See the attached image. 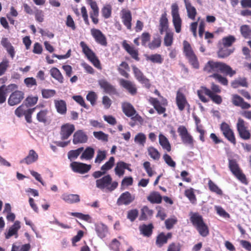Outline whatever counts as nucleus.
<instances>
[{
    "instance_id": "f3484780",
    "label": "nucleus",
    "mask_w": 251,
    "mask_h": 251,
    "mask_svg": "<svg viewBox=\"0 0 251 251\" xmlns=\"http://www.w3.org/2000/svg\"><path fill=\"white\" fill-rule=\"evenodd\" d=\"M88 3L90 5L92 11L90 12V16L93 23L97 25L99 23L98 16L99 15V8L97 2L93 0H87Z\"/></svg>"
},
{
    "instance_id": "f704fd0d",
    "label": "nucleus",
    "mask_w": 251,
    "mask_h": 251,
    "mask_svg": "<svg viewBox=\"0 0 251 251\" xmlns=\"http://www.w3.org/2000/svg\"><path fill=\"white\" fill-rule=\"evenodd\" d=\"M147 200L151 203H160L162 202V197L159 192L153 191L148 196Z\"/></svg>"
},
{
    "instance_id": "cd10ccee",
    "label": "nucleus",
    "mask_w": 251,
    "mask_h": 251,
    "mask_svg": "<svg viewBox=\"0 0 251 251\" xmlns=\"http://www.w3.org/2000/svg\"><path fill=\"white\" fill-rule=\"evenodd\" d=\"M38 158V154L33 150H31L29 151L28 155L20 161V163H25L28 165L37 161Z\"/></svg>"
},
{
    "instance_id": "5701e85b",
    "label": "nucleus",
    "mask_w": 251,
    "mask_h": 251,
    "mask_svg": "<svg viewBox=\"0 0 251 251\" xmlns=\"http://www.w3.org/2000/svg\"><path fill=\"white\" fill-rule=\"evenodd\" d=\"M88 141V136L82 130L75 131L73 135V143L75 145L85 143Z\"/></svg>"
},
{
    "instance_id": "f03ea898",
    "label": "nucleus",
    "mask_w": 251,
    "mask_h": 251,
    "mask_svg": "<svg viewBox=\"0 0 251 251\" xmlns=\"http://www.w3.org/2000/svg\"><path fill=\"white\" fill-rule=\"evenodd\" d=\"M197 94L200 100L204 103L208 101V100L204 97V95L208 96L212 101L217 104H220L223 101L221 96L214 94L210 89L205 86H201L200 89L197 91Z\"/></svg>"
},
{
    "instance_id": "4468645a",
    "label": "nucleus",
    "mask_w": 251,
    "mask_h": 251,
    "mask_svg": "<svg viewBox=\"0 0 251 251\" xmlns=\"http://www.w3.org/2000/svg\"><path fill=\"white\" fill-rule=\"evenodd\" d=\"M25 94L22 91L16 90L10 95L8 103L10 106H14L19 104L24 99Z\"/></svg>"
},
{
    "instance_id": "58836bf2",
    "label": "nucleus",
    "mask_w": 251,
    "mask_h": 251,
    "mask_svg": "<svg viewBox=\"0 0 251 251\" xmlns=\"http://www.w3.org/2000/svg\"><path fill=\"white\" fill-rule=\"evenodd\" d=\"M153 211L149 209L147 206H144L141 210V215L139 218L140 221H146L149 217L152 216Z\"/></svg>"
},
{
    "instance_id": "e2e57ef3",
    "label": "nucleus",
    "mask_w": 251,
    "mask_h": 251,
    "mask_svg": "<svg viewBox=\"0 0 251 251\" xmlns=\"http://www.w3.org/2000/svg\"><path fill=\"white\" fill-rule=\"evenodd\" d=\"M42 97L44 99H49L56 94V91L53 89H43L41 90Z\"/></svg>"
},
{
    "instance_id": "a878e982",
    "label": "nucleus",
    "mask_w": 251,
    "mask_h": 251,
    "mask_svg": "<svg viewBox=\"0 0 251 251\" xmlns=\"http://www.w3.org/2000/svg\"><path fill=\"white\" fill-rule=\"evenodd\" d=\"M232 102L235 106L241 107L243 109H247L251 107L250 103L245 102L244 99L238 95H233Z\"/></svg>"
},
{
    "instance_id": "c9c22d12",
    "label": "nucleus",
    "mask_w": 251,
    "mask_h": 251,
    "mask_svg": "<svg viewBox=\"0 0 251 251\" xmlns=\"http://www.w3.org/2000/svg\"><path fill=\"white\" fill-rule=\"evenodd\" d=\"M51 76L60 83L64 82V77L60 71L55 67L52 68L50 71Z\"/></svg>"
},
{
    "instance_id": "5fc2aeb1",
    "label": "nucleus",
    "mask_w": 251,
    "mask_h": 251,
    "mask_svg": "<svg viewBox=\"0 0 251 251\" xmlns=\"http://www.w3.org/2000/svg\"><path fill=\"white\" fill-rule=\"evenodd\" d=\"M209 77L215 78L223 85L227 86L228 85V81L227 78L218 73H214L209 75Z\"/></svg>"
},
{
    "instance_id": "2eb2a0df",
    "label": "nucleus",
    "mask_w": 251,
    "mask_h": 251,
    "mask_svg": "<svg viewBox=\"0 0 251 251\" xmlns=\"http://www.w3.org/2000/svg\"><path fill=\"white\" fill-rule=\"evenodd\" d=\"M70 166L74 172L80 174L87 173L91 168V165L78 162H72L70 164Z\"/></svg>"
},
{
    "instance_id": "7c9ffc66",
    "label": "nucleus",
    "mask_w": 251,
    "mask_h": 251,
    "mask_svg": "<svg viewBox=\"0 0 251 251\" xmlns=\"http://www.w3.org/2000/svg\"><path fill=\"white\" fill-rule=\"evenodd\" d=\"M139 228L142 234L144 236L149 237L152 233L153 226L151 223L148 225L143 224L139 226Z\"/></svg>"
},
{
    "instance_id": "72a5a7b5",
    "label": "nucleus",
    "mask_w": 251,
    "mask_h": 251,
    "mask_svg": "<svg viewBox=\"0 0 251 251\" xmlns=\"http://www.w3.org/2000/svg\"><path fill=\"white\" fill-rule=\"evenodd\" d=\"M20 227V222L18 221H15L14 224L9 228L7 233H5V238L9 239L13 235H17L18 231Z\"/></svg>"
},
{
    "instance_id": "6e6552de",
    "label": "nucleus",
    "mask_w": 251,
    "mask_h": 251,
    "mask_svg": "<svg viewBox=\"0 0 251 251\" xmlns=\"http://www.w3.org/2000/svg\"><path fill=\"white\" fill-rule=\"evenodd\" d=\"M177 132L184 144L189 146L191 148H194L195 143L194 138L190 133H189L185 126H179L177 128Z\"/></svg>"
},
{
    "instance_id": "6ab92c4d",
    "label": "nucleus",
    "mask_w": 251,
    "mask_h": 251,
    "mask_svg": "<svg viewBox=\"0 0 251 251\" xmlns=\"http://www.w3.org/2000/svg\"><path fill=\"white\" fill-rule=\"evenodd\" d=\"M120 85L126 89L131 95H135L137 93L136 85L132 81L121 78L119 80Z\"/></svg>"
},
{
    "instance_id": "b1692460",
    "label": "nucleus",
    "mask_w": 251,
    "mask_h": 251,
    "mask_svg": "<svg viewBox=\"0 0 251 251\" xmlns=\"http://www.w3.org/2000/svg\"><path fill=\"white\" fill-rule=\"evenodd\" d=\"M167 16L166 12H164L160 18L159 30L160 34H163L164 32L169 31V21Z\"/></svg>"
},
{
    "instance_id": "473e14b6",
    "label": "nucleus",
    "mask_w": 251,
    "mask_h": 251,
    "mask_svg": "<svg viewBox=\"0 0 251 251\" xmlns=\"http://www.w3.org/2000/svg\"><path fill=\"white\" fill-rule=\"evenodd\" d=\"M190 220L195 227L204 223L202 216L197 212H191Z\"/></svg>"
},
{
    "instance_id": "c03bdc74",
    "label": "nucleus",
    "mask_w": 251,
    "mask_h": 251,
    "mask_svg": "<svg viewBox=\"0 0 251 251\" xmlns=\"http://www.w3.org/2000/svg\"><path fill=\"white\" fill-rule=\"evenodd\" d=\"M146 59L153 63L161 64L163 61V58L161 54L155 53L146 56Z\"/></svg>"
},
{
    "instance_id": "79ce46f5",
    "label": "nucleus",
    "mask_w": 251,
    "mask_h": 251,
    "mask_svg": "<svg viewBox=\"0 0 251 251\" xmlns=\"http://www.w3.org/2000/svg\"><path fill=\"white\" fill-rule=\"evenodd\" d=\"M94 149L91 147H88L81 154L80 158L81 159L90 160L94 157Z\"/></svg>"
},
{
    "instance_id": "052dcab7",
    "label": "nucleus",
    "mask_w": 251,
    "mask_h": 251,
    "mask_svg": "<svg viewBox=\"0 0 251 251\" xmlns=\"http://www.w3.org/2000/svg\"><path fill=\"white\" fill-rule=\"evenodd\" d=\"M231 86L234 88H236L239 86H242L243 87L248 86V83L246 79L245 78L235 80L231 82Z\"/></svg>"
},
{
    "instance_id": "69168bd1",
    "label": "nucleus",
    "mask_w": 251,
    "mask_h": 251,
    "mask_svg": "<svg viewBox=\"0 0 251 251\" xmlns=\"http://www.w3.org/2000/svg\"><path fill=\"white\" fill-rule=\"evenodd\" d=\"M38 100V96H29L25 100V105L29 107L33 106L37 103Z\"/></svg>"
},
{
    "instance_id": "603ef678",
    "label": "nucleus",
    "mask_w": 251,
    "mask_h": 251,
    "mask_svg": "<svg viewBox=\"0 0 251 251\" xmlns=\"http://www.w3.org/2000/svg\"><path fill=\"white\" fill-rule=\"evenodd\" d=\"M185 196L189 199L192 203H195L197 199L194 193V189L192 188L187 189L185 191Z\"/></svg>"
},
{
    "instance_id": "2f4dec72",
    "label": "nucleus",
    "mask_w": 251,
    "mask_h": 251,
    "mask_svg": "<svg viewBox=\"0 0 251 251\" xmlns=\"http://www.w3.org/2000/svg\"><path fill=\"white\" fill-rule=\"evenodd\" d=\"M54 105L58 113L62 115L66 113L67 105L64 100H54Z\"/></svg>"
},
{
    "instance_id": "a211bd4d",
    "label": "nucleus",
    "mask_w": 251,
    "mask_h": 251,
    "mask_svg": "<svg viewBox=\"0 0 251 251\" xmlns=\"http://www.w3.org/2000/svg\"><path fill=\"white\" fill-rule=\"evenodd\" d=\"M123 48L130 55L132 58L136 61L140 60L139 57V51L134 46H130L126 40L123 41L122 43Z\"/></svg>"
},
{
    "instance_id": "393cba45",
    "label": "nucleus",
    "mask_w": 251,
    "mask_h": 251,
    "mask_svg": "<svg viewBox=\"0 0 251 251\" xmlns=\"http://www.w3.org/2000/svg\"><path fill=\"white\" fill-rule=\"evenodd\" d=\"M130 166V164L126 163L123 161L118 162L114 169L115 174L120 177L124 175L125 169L131 171V169L129 168Z\"/></svg>"
},
{
    "instance_id": "c756f323",
    "label": "nucleus",
    "mask_w": 251,
    "mask_h": 251,
    "mask_svg": "<svg viewBox=\"0 0 251 251\" xmlns=\"http://www.w3.org/2000/svg\"><path fill=\"white\" fill-rule=\"evenodd\" d=\"M149 101L153 105L158 114H162L166 111V108L161 105L159 101L156 98L150 97L149 99Z\"/></svg>"
},
{
    "instance_id": "a19ab883",
    "label": "nucleus",
    "mask_w": 251,
    "mask_h": 251,
    "mask_svg": "<svg viewBox=\"0 0 251 251\" xmlns=\"http://www.w3.org/2000/svg\"><path fill=\"white\" fill-rule=\"evenodd\" d=\"M234 51V49H230L226 47L220 48L217 51L218 57L225 58L229 56Z\"/></svg>"
},
{
    "instance_id": "6e6d98bb",
    "label": "nucleus",
    "mask_w": 251,
    "mask_h": 251,
    "mask_svg": "<svg viewBox=\"0 0 251 251\" xmlns=\"http://www.w3.org/2000/svg\"><path fill=\"white\" fill-rule=\"evenodd\" d=\"M48 110L47 109L42 110L37 114V119L41 123L45 124L47 122V114Z\"/></svg>"
},
{
    "instance_id": "412c9836",
    "label": "nucleus",
    "mask_w": 251,
    "mask_h": 251,
    "mask_svg": "<svg viewBox=\"0 0 251 251\" xmlns=\"http://www.w3.org/2000/svg\"><path fill=\"white\" fill-rule=\"evenodd\" d=\"M135 199V197L132 195L129 192L126 191L123 193L117 201L118 205H128Z\"/></svg>"
},
{
    "instance_id": "bf43d9fd",
    "label": "nucleus",
    "mask_w": 251,
    "mask_h": 251,
    "mask_svg": "<svg viewBox=\"0 0 251 251\" xmlns=\"http://www.w3.org/2000/svg\"><path fill=\"white\" fill-rule=\"evenodd\" d=\"M101 14L105 19H108L111 16L112 7L110 4H106L101 9Z\"/></svg>"
},
{
    "instance_id": "f257e3e1",
    "label": "nucleus",
    "mask_w": 251,
    "mask_h": 251,
    "mask_svg": "<svg viewBox=\"0 0 251 251\" xmlns=\"http://www.w3.org/2000/svg\"><path fill=\"white\" fill-rule=\"evenodd\" d=\"M203 70L207 73L221 72L230 77L236 74V71L233 70L231 67L226 64L213 60L208 61L205 64Z\"/></svg>"
},
{
    "instance_id": "338daca9",
    "label": "nucleus",
    "mask_w": 251,
    "mask_h": 251,
    "mask_svg": "<svg viewBox=\"0 0 251 251\" xmlns=\"http://www.w3.org/2000/svg\"><path fill=\"white\" fill-rule=\"evenodd\" d=\"M240 31L242 35L245 38H248L251 34V29L248 25H242L240 27Z\"/></svg>"
},
{
    "instance_id": "dca6fc26",
    "label": "nucleus",
    "mask_w": 251,
    "mask_h": 251,
    "mask_svg": "<svg viewBox=\"0 0 251 251\" xmlns=\"http://www.w3.org/2000/svg\"><path fill=\"white\" fill-rule=\"evenodd\" d=\"M91 34L98 44L102 46H107V42L106 38L100 29L92 28L91 29Z\"/></svg>"
},
{
    "instance_id": "0eeeda50",
    "label": "nucleus",
    "mask_w": 251,
    "mask_h": 251,
    "mask_svg": "<svg viewBox=\"0 0 251 251\" xmlns=\"http://www.w3.org/2000/svg\"><path fill=\"white\" fill-rule=\"evenodd\" d=\"M80 46L82 48L83 52L87 57L88 59L92 62L95 67L100 68V61L94 52L89 48L84 41L80 42Z\"/></svg>"
},
{
    "instance_id": "37998d69",
    "label": "nucleus",
    "mask_w": 251,
    "mask_h": 251,
    "mask_svg": "<svg viewBox=\"0 0 251 251\" xmlns=\"http://www.w3.org/2000/svg\"><path fill=\"white\" fill-rule=\"evenodd\" d=\"M208 186L209 190L211 192L215 193L218 195H223V191L212 180L209 179L208 180Z\"/></svg>"
},
{
    "instance_id": "13d9d810",
    "label": "nucleus",
    "mask_w": 251,
    "mask_h": 251,
    "mask_svg": "<svg viewBox=\"0 0 251 251\" xmlns=\"http://www.w3.org/2000/svg\"><path fill=\"white\" fill-rule=\"evenodd\" d=\"M167 242L165 234L163 232L159 233L156 237V244L160 248L166 244Z\"/></svg>"
},
{
    "instance_id": "4d7b16f0",
    "label": "nucleus",
    "mask_w": 251,
    "mask_h": 251,
    "mask_svg": "<svg viewBox=\"0 0 251 251\" xmlns=\"http://www.w3.org/2000/svg\"><path fill=\"white\" fill-rule=\"evenodd\" d=\"M83 150L84 148L83 147H80L76 150L69 151L68 153V158L70 160L76 158Z\"/></svg>"
},
{
    "instance_id": "7ed1b4c3",
    "label": "nucleus",
    "mask_w": 251,
    "mask_h": 251,
    "mask_svg": "<svg viewBox=\"0 0 251 251\" xmlns=\"http://www.w3.org/2000/svg\"><path fill=\"white\" fill-rule=\"evenodd\" d=\"M96 187L100 190L106 189L112 192L116 189L118 186V182L112 181V178L109 174L106 175L96 181Z\"/></svg>"
},
{
    "instance_id": "0e129e2a",
    "label": "nucleus",
    "mask_w": 251,
    "mask_h": 251,
    "mask_svg": "<svg viewBox=\"0 0 251 251\" xmlns=\"http://www.w3.org/2000/svg\"><path fill=\"white\" fill-rule=\"evenodd\" d=\"M146 141V136L143 133H139L134 138V142L139 145L144 146Z\"/></svg>"
},
{
    "instance_id": "423d86ee",
    "label": "nucleus",
    "mask_w": 251,
    "mask_h": 251,
    "mask_svg": "<svg viewBox=\"0 0 251 251\" xmlns=\"http://www.w3.org/2000/svg\"><path fill=\"white\" fill-rule=\"evenodd\" d=\"M228 167L232 174L242 183L247 184L248 182L245 175L240 168L236 160H229Z\"/></svg>"
},
{
    "instance_id": "864d4df0",
    "label": "nucleus",
    "mask_w": 251,
    "mask_h": 251,
    "mask_svg": "<svg viewBox=\"0 0 251 251\" xmlns=\"http://www.w3.org/2000/svg\"><path fill=\"white\" fill-rule=\"evenodd\" d=\"M185 8L188 18L192 20H194L197 14L196 9L191 4H187Z\"/></svg>"
},
{
    "instance_id": "4c0bfd02",
    "label": "nucleus",
    "mask_w": 251,
    "mask_h": 251,
    "mask_svg": "<svg viewBox=\"0 0 251 251\" xmlns=\"http://www.w3.org/2000/svg\"><path fill=\"white\" fill-rule=\"evenodd\" d=\"M62 199L69 203H77L80 201L79 196L77 194H64Z\"/></svg>"
},
{
    "instance_id": "9d476101",
    "label": "nucleus",
    "mask_w": 251,
    "mask_h": 251,
    "mask_svg": "<svg viewBox=\"0 0 251 251\" xmlns=\"http://www.w3.org/2000/svg\"><path fill=\"white\" fill-rule=\"evenodd\" d=\"M220 130L222 131L224 136L230 143L233 145L236 144V140L234 132L230 126L226 122H223L220 125Z\"/></svg>"
},
{
    "instance_id": "bb28decb",
    "label": "nucleus",
    "mask_w": 251,
    "mask_h": 251,
    "mask_svg": "<svg viewBox=\"0 0 251 251\" xmlns=\"http://www.w3.org/2000/svg\"><path fill=\"white\" fill-rule=\"evenodd\" d=\"M122 108L123 113L128 117L134 116L136 113L135 109L129 102H123L122 104Z\"/></svg>"
},
{
    "instance_id": "4be33fe9",
    "label": "nucleus",
    "mask_w": 251,
    "mask_h": 251,
    "mask_svg": "<svg viewBox=\"0 0 251 251\" xmlns=\"http://www.w3.org/2000/svg\"><path fill=\"white\" fill-rule=\"evenodd\" d=\"M176 104L180 111L184 110L186 106H190L185 96L179 90L177 91L176 93Z\"/></svg>"
},
{
    "instance_id": "774afa93",
    "label": "nucleus",
    "mask_w": 251,
    "mask_h": 251,
    "mask_svg": "<svg viewBox=\"0 0 251 251\" xmlns=\"http://www.w3.org/2000/svg\"><path fill=\"white\" fill-rule=\"evenodd\" d=\"M98 96L96 93L93 91H90L86 96V99L90 102L92 105L94 106L96 103Z\"/></svg>"
},
{
    "instance_id": "aec40b11",
    "label": "nucleus",
    "mask_w": 251,
    "mask_h": 251,
    "mask_svg": "<svg viewBox=\"0 0 251 251\" xmlns=\"http://www.w3.org/2000/svg\"><path fill=\"white\" fill-rule=\"evenodd\" d=\"M99 84L106 93L109 95H116L118 94L115 87L105 79H102L99 80Z\"/></svg>"
},
{
    "instance_id": "680f3d73",
    "label": "nucleus",
    "mask_w": 251,
    "mask_h": 251,
    "mask_svg": "<svg viewBox=\"0 0 251 251\" xmlns=\"http://www.w3.org/2000/svg\"><path fill=\"white\" fill-rule=\"evenodd\" d=\"M107 152L106 151L99 150L95 160V162L97 164H100L105 159L106 157Z\"/></svg>"
},
{
    "instance_id": "8fccbe9b",
    "label": "nucleus",
    "mask_w": 251,
    "mask_h": 251,
    "mask_svg": "<svg viewBox=\"0 0 251 251\" xmlns=\"http://www.w3.org/2000/svg\"><path fill=\"white\" fill-rule=\"evenodd\" d=\"M115 158L111 156L109 158L108 161L106 162L100 168V170L104 171L106 173L107 171L111 170L114 165Z\"/></svg>"
},
{
    "instance_id": "ea45409f",
    "label": "nucleus",
    "mask_w": 251,
    "mask_h": 251,
    "mask_svg": "<svg viewBox=\"0 0 251 251\" xmlns=\"http://www.w3.org/2000/svg\"><path fill=\"white\" fill-rule=\"evenodd\" d=\"M159 143L164 150L168 152L171 151V146L168 139L162 134L159 135Z\"/></svg>"
},
{
    "instance_id": "9b49d317",
    "label": "nucleus",
    "mask_w": 251,
    "mask_h": 251,
    "mask_svg": "<svg viewBox=\"0 0 251 251\" xmlns=\"http://www.w3.org/2000/svg\"><path fill=\"white\" fill-rule=\"evenodd\" d=\"M131 67L135 78L140 83L144 84L147 88H150L151 86L150 80L144 75L142 72L135 65H132Z\"/></svg>"
},
{
    "instance_id": "f8f14e48",
    "label": "nucleus",
    "mask_w": 251,
    "mask_h": 251,
    "mask_svg": "<svg viewBox=\"0 0 251 251\" xmlns=\"http://www.w3.org/2000/svg\"><path fill=\"white\" fill-rule=\"evenodd\" d=\"M120 16L123 24L129 30H131L132 27V14L131 11L126 8H123L120 12Z\"/></svg>"
},
{
    "instance_id": "ddd939ff",
    "label": "nucleus",
    "mask_w": 251,
    "mask_h": 251,
    "mask_svg": "<svg viewBox=\"0 0 251 251\" xmlns=\"http://www.w3.org/2000/svg\"><path fill=\"white\" fill-rule=\"evenodd\" d=\"M75 130V127L73 124L67 123L62 125L60 131L61 140H65L68 139Z\"/></svg>"
},
{
    "instance_id": "09e8293b",
    "label": "nucleus",
    "mask_w": 251,
    "mask_h": 251,
    "mask_svg": "<svg viewBox=\"0 0 251 251\" xmlns=\"http://www.w3.org/2000/svg\"><path fill=\"white\" fill-rule=\"evenodd\" d=\"M174 40V33L169 31L166 32L164 38V44L166 47L171 46L173 44Z\"/></svg>"
},
{
    "instance_id": "e433bc0d",
    "label": "nucleus",
    "mask_w": 251,
    "mask_h": 251,
    "mask_svg": "<svg viewBox=\"0 0 251 251\" xmlns=\"http://www.w3.org/2000/svg\"><path fill=\"white\" fill-rule=\"evenodd\" d=\"M119 74L126 78L129 77V74L126 71H129V66L127 63L123 61L117 69Z\"/></svg>"
},
{
    "instance_id": "a18cd8bd",
    "label": "nucleus",
    "mask_w": 251,
    "mask_h": 251,
    "mask_svg": "<svg viewBox=\"0 0 251 251\" xmlns=\"http://www.w3.org/2000/svg\"><path fill=\"white\" fill-rule=\"evenodd\" d=\"M161 45V39L159 36L153 38L152 41L148 44L150 49L153 50L159 48Z\"/></svg>"
},
{
    "instance_id": "20e7f679",
    "label": "nucleus",
    "mask_w": 251,
    "mask_h": 251,
    "mask_svg": "<svg viewBox=\"0 0 251 251\" xmlns=\"http://www.w3.org/2000/svg\"><path fill=\"white\" fill-rule=\"evenodd\" d=\"M183 53L188 60L189 63L192 67L198 69L200 67L199 62L198 59L196 54L195 53L190 44L187 41H184L183 42Z\"/></svg>"
},
{
    "instance_id": "39448f33",
    "label": "nucleus",
    "mask_w": 251,
    "mask_h": 251,
    "mask_svg": "<svg viewBox=\"0 0 251 251\" xmlns=\"http://www.w3.org/2000/svg\"><path fill=\"white\" fill-rule=\"evenodd\" d=\"M171 8L173 24L176 32L179 33L181 31L182 21L179 13L178 4L176 3H173Z\"/></svg>"
},
{
    "instance_id": "3c124183",
    "label": "nucleus",
    "mask_w": 251,
    "mask_h": 251,
    "mask_svg": "<svg viewBox=\"0 0 251 251\" xmlns=\"http://www.w3.org/2000/svg\"><path fill=\"white\" fill-rule=\"evenodd\" d=\"M222 44L224 47H230L235 42L236 38L233 35H228L222 38Z\"/></svg>"
},
{
    "instance_id": "49530a36",
    "label": "nucleus",
    "mask_w": 251,
    "mask_h": 251,
    "mask_svg": "<svg viewBox=\"0 0 251 251\" xmlns=\"http://www.w3.org/2000/svg\"><path fill=\"white\" fill-rule=\"evenodd\" d=\"M195 227L201 236L206 237L209 234L208 227L204 222Z\"/></svg>"
},
{
    "instance_id": "c85d7f7f",
    "label": "nucleus",
    "mask_w": 251,
    "mask_h": 251,
    "mask_svg": "<svg viewBox=\"0 0 251 251\" xmlns=\"http://www.w3.org/2000/svg\"><path fill=\"white\" fill-rule=\"evenodd\" d=\"M95 230L98 236L100 238H104L108 232L107 226L102 223L96 225Z\"/></svg>"
},
{
    "instance_id": "1a4fd4ad",
    "label": "nucleus",
    "mask_w": 251,
    "mask_h": 251,
    "mask_svg": "<svg viewBox=\"0 0 251 251\" xmlns=\"http://www.w3.org/2000/svg\"><path fill=\"white\" fill-rule=\"evenodd\" d=\"M236 128L240 138L244 140H248L251 138V131L246 126V123L243 119L241 118L238 119Z\"/></svg>"
},
{
    "instance_id": "de8ad7c7",
    "label": "nucleus",
    "mask_w": 251,
    "mask_h": 251,
    "mask_svg": "<svg viewBox=\"0 0 251 251\" xmlns=\"http://www.w3.org/2000/svg\"><path fill=\"white\" fill-rule=\"evenodd\" d=\"M149 155L154 160H158L160 157V153L158 150L153 147H149L148 149Z\"/></svg>"
}]
</instances>
